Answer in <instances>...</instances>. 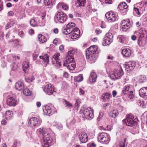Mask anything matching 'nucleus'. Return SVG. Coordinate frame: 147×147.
Masks as SVG:
<instances>
[{"label":"nucleus","instance_id":"1","mask_svg":"<svg viewBox=\"0 0 147 147\" xmlns=\"http://www.w3.org/2000/svg\"><path fill=\"white\" fill-rule=\"evenodd\" d=\"M96 45L91 46L86 50V55L88 61L90 63H94L96 59V53L97 49Z\"/></svg>","mask_w":147,"mask_h":147},{"label":"nucleus","instance_id":"2","mask_svg":"<svg viewBox=\"0 0 147 147\" xmlns=\"http://www.w3.org/2000/svg\"><path fill=\"white\" fill-rule=\"evenodd\" d=\"M138 120L136 117H134L131 114H128L126 119L123 120L122 122L123 124H125L128 126H133L137 125Z\"/></svg>","mask_w":147,"mask_h":147},{"label":"nucleus","instance_id":"3","mask_svg":"<svg viewBox=\"0 0 147 147\" xmlns=\"http://www.w3.org/2000/svg\"><path fill=\"white\" fill-rule=\"evenodd\" d=\"M123 74V70L121 67L119 68L112 71L109 74V76L112 80H115L120 78Z\"/></svg>","mask_w":147,"mask_h":147},{"label":"nucleus","instance_id":"4","mask_svg":"<svg viewBox=\"0 0 147 147\" xmlns=\"http://www.w3.org/2000/svg\"><path fill=\"white\" fill-rule=\"evenodd\" d=\"M130 90V86L129 85L125 86L123 88L122 91V94H127L128 97L131 100L133 101L135 98V95L133 94L132 90Z\"/></svg>","mask_w":147,"mask_h":147},{"label":"nucleus","instance_id":"5","mask_svg":"<svg viewBox=\"0 0 147 147\" xmlns=\"http://www.w3.org/2000/svg\"><path fill=\"white\" fill-rule=\"evenodd\" d=\"M80 113H83L84 117L87 119H91L94 116L93 110L90 107L81 109Z\"/></svg>","mask_w":147,"mask_h":147},{"label":"nucleus","instance_id":"6","mask_svg":"<svg viewBox=\"0 0 147 147\" xmlns=\"http://www.w3.org/2000/svg\"><path fill=\"white\" fill-rule=\"evenodd\" d=\"M98 138V142L102 144H107L109 142V136L107 134L104 132L100 133Z\"/></svg>","mask_w":147,"mask_h":147},{"label":"nucleus","instance_id":"7","mask_svg":"<svg viewBox=\"0 0 147 147\" xmlns=\"http://www.w3.org/2000/svg\"><path fill=\"white\" fill-rule=\"evenodd\" d=\"M43 145L42 147H49L53 144V139L50 136L49 134H46L43 137Z\"/></svg>","mask_w":147,"mask_h":147},{"label":"nucleus","instance_id":"8","mask_svg":"<svg viewBox=\"0 0 147 147\" xmlns=\"http://www.w3.org/2000/svg\"><path fill=\"white\" fill-rule=\"evenodd\" d=\"M108 22H114L118 19L117 15L114 12L110 11L107 13L105 15Z\"/></svg>","mask_w":147,"mask_h":147},{"label":"nucleus","instance_id":"9","mask_svg":"<svg viewBox=\"0 0 147 147\" xmlns=\"http://www.w3.org/2000/svg\"><path fill=\"white\" fill-rule=\"evenodd\" d=\"M76 25L73 22H70L68 23L64 28L63 30V33L65 34H69L75 30L76 28Z\"/></svg>","mask_w":147,"mask_h":147},{"label":"nucleus","instance_id":"10","mask_svg":"<svg viewBox=\"0 0 147 147\" xmlns=\"http://www.w3.org/2000/svg\"><path fill=\"white\" fill-rule=\"evenodd\" d=\"M42 122L41 119L34 117L29 119L28 123L31 127H38L41 124Z\"/></svg>","mask_w":147,"mask_h":147},{"label":"nucleus","instance_id":"11","mask_svg":"<svg viewBox=\"0 0 147 147\" xmlns=\"http://www.w3.org/2000/svg\"><path fill=\"white\" fill-rule=\"evenodd\" d=\"M54 19L60 23H63L66 20V14L63 12H59L55 16Z\"/></svg>","mask_w":147,"mask_h":147},{"label":"nucleus","instance_id":"12","mask_svg":"<svg viewBox=\"0 0 147 147\" xmlns=\"http://www.w3.org/2000/svg\"><path fill=\"white\" fill-rule=\"evenodd\" d=\"M54 106L51 104H49L43 107V111L45 115H50L52 113V111L55 109Z\"/></svg>","mask_w":147,"mask_h":147},{"label":"nucleus","instance_id":"13","mask_svg":"<svg viewBox=\"0 0 147 147\" xmlns=\"http://www.w3.org/2000/svg\"><path fill=\"white\" fill-rule=\"evenodd\" d=\"M135 34L136 35H137L138 37L139 40L140 41H138L139 43H142L143 41H141L142 39L147 36L146 31L143 28H141L138 30L135 33Z\"/></svg>","mask_w":147,"mask_h":147},{"label":"nucleus","instance_id":"14","mask_svg":"<svg viewBox=\"0 0 147 147\" xmlns=\"http://www.w3.org/2000/svg\"><path fill=\"white\" fill-rule=\"evenodd\" d=\"M44 92L49 95H52L53 92H55L53 86L51 84H47L43 89Z\"/></svg>","mask_w":147,"mask_h":147},{"label":"nucleus","instance_id":"15","mask_svg":"<svg viewBox=\"0 0 147 147\" xmlns=\"http://www.w3.org/2000/svg\"><path fill=\"white\" fill-rule=\"evenodd\" d=\"M121 26L122 30L125 31L131 26L130 20L127 19L123 20L121 22Z\"/></svg>","mask_w":147,"mask_h":147},{"label":"nucleus","instance_id":"16","mask_svg":"<svg viewBox=\"0 0 147 147\" xmlns=\"http://www.w3.org/2000/svg\"><path fill=\"white\" fill-rule=\"evenodd\" d=\"M60 54L59 53H56L53 56L52 59V63L53 64H56L55 66L57 67L58 66H61V64L60 61V59H59Z\"/></svg>","mask_w":147,"mask_h":147},{"label":"nucleus","instance_id":"17","mask_svg":"<svg viewBox=\"0 0 147 147\" xmlns=\"http://www.w3.org/2000/svg\"><path fill=\"white\" fill-rule=\"evenodd\" d=\"M76 51V50L74 48H71L69 49L66 58L67 62L74 61V53Z\"/></svg>","mask_w":147,"mask_h":147},{"label":"nucleus","instance_id":"18","mask_svg":"<svg viewBox=\"0 0 147 147\" xmlns=\"http://www.w3.org/2000/svg\"><path fill=\"white\" fill-rule=\"evenodd\" d=\"M76 51V50L74 48H71L69 49L66 58L67 62L74 61V53Z\"/></svg>","mask_w":147,"mask_h":147},{"label":"nucleus","instance_id":"19","mask_svg":"<svg viewBox=\"0 0 147 147\" xmlns=\"http://www.w3.org/2000/svg\"><path fill=\"white\" fill-rule=\"evenodd\" d=\"M136 66L135 63L133 61H129L125 63V67L127 71L133 70Z\"/></svg>","mask_w":147,"mask_h":147},{"label":"nucleus","instance_id":"20","mask_svg":"<svg viewBox=\"0 0 147 147\" xmlns=\"http://www.w3.org/2000/svg\"><path fill=\"white\" fill-rule=\"evenodd\" d=\"M80 31L78 28H76L75 30L70 33L69 36L73 39H76L80 36Z\"/></svg>","mask_w":147,"mask_h":147},{"label":"nucleus","instance_id":"21","mask_svg":"<svg viewBox=\"0 0 147 147\" xmlns=\"http://www.w3.org/2000/svg\"><path fill=\"white\" fill-rule=\"evenodd\" d=\"M127 137H123L121 138V141L116 143L113 147H125Z\"/></svg>","mask_w":147,"mask_h":147},{"label":"nucleus","instance_id":"22","mask_svg":"<svg viewBox=\"0 0 147 147\" xmlns=\"http://www.w3.org/2000/svg\"><path fill=\"white\" fill-rule=\"evenodd\" d=\"M74 61L67 62V59L63 65L64 66L66 67L67 68L70 70H73L75 69L76 67L75 64L73 62Z\"/></svg>","mask_w":147,"mask_h":147},{"label":"nucleus","instance_id":"23","mask_svg":"<svg viewBox=\"0 0 147 147\" xmlns=\"http://www.w3.org/2000/svg\"><path fill=\"white\" fill-rule=\"evenodd\" d=\"M17 101L12 97L8 96L7 97V103L10 106H15L17 105Z\"/></svg>","mask_w":147,"mask_h":147},{"label":"nucleus","instance_id":"24","mask_svg":"<svg viewBox=\"0 0 147 147\" xmlns=\"http://www.w3.org/2000/svg\"><path fill=\"white\" fill-rule=\"evenodd\" d=\"M80 141L82 143H85L88 141V137L87 134L84 132L80 133L78 136Z\"/></svg>","mask_w":147,"mask_h":147},{"label":"nucleus","instance_id":"25","mask_svg":"<svg viewBox=\"0 0 147 147\" xmlns=\"http://www.w3.org/2000/svg\"><path fill=\"white\" fill-rule=\"evenodd\" d=\"M36 132L40 136H42L43 137L46 134H48V131L47 129L44 128H40L37 129Z\"/></svg>","mask_w":147,"mask_h":147},{"label":"nucleus","instance_id":"26","mask_svg":"<svg viewBox=\"0 0 147 147\" xmlns=\"http://www.w3.org/2000/svg\"><path fill=\"white\" fill-rule=\"evenodd\" d=\"M140 96L142 97L147 96V87L141 88L139 91Z\"/></svg>","mask_w":147,"mask_h":147},{"label":"nucleus","instance_id":"27","mask_svg":"<svg viewBox=\"0 0 147 147\" xmlns=\"http://www.w3.org/2000/svg\"><path fill=\"white\" fill-rule=\"evenodd\" d=\"M127 5L125 2H123L119 4L118 6V8L122 11H124L125 13L127 11Z\"/></svg>","mask_w":147,"mask_h":147},{"label":"nucleus","instance_id":"28","mask_svg":"<svg viewBox=\"0 0 147 147\" xmlns=\"http://www.w3.org/2000/svg\"><path fill=\"white\" fill-rule=\"evenodd\" d=\"M121 53L124 57H128L131 55V51L129 49H124L122 50Z\"/></svg>","mask_w":147,"mask_h":147},{"label":"nucleus","instance_id":"29","mask_svg":"<svg viewBox=\"0 0 147 147\" xmlns=\"http://www.w3.org/2000/svg\"><path fill=\"white\" fill-rule=\"evenodd\" d=\"M23 83L20 82H17L15 84V87L17 90L19 91L22 90L24 88Z\"/></svg>","mask_w":147,"mask_h":147},{"label":"nucleus","instance_id":"30","mask_svg":"<svg viewBox=\"0 0 147 147\" xmlns=\"http://www.w3.org/2000/svg\"><path fill=\"white\" fill-rule=\"evenodd\" d=\"M40 59L43 60L44 62H46V64H45V67L47 65V64L49 63V55L48 54H45L44 55L40 56L39 57Z\"/></svg>","mask_w":147,"mask_h":147},{"label":"nucleus","instance_id":"31","mask_svg":"<svg viewBox=\"0 0 147 147\" xmlns=\"http://www.w3.org/2000/svg\"><path fill=\"white\" fill-rule=\"evenodd\" d=\"M97 76L96 73L94 72H91L89 78V81L90 82H94L96 81Z\"/></svg>","mask_w":147,"mask_h":147},{"label":"nucleus","instance_id":"32","mask_svg":"<svg viewBox=\"0 0 147 147\" xmlns=\"http://www.w3.org/2000/svg\"><path fill=\"white\" fill-rule=\"evenodd\" d=\"M112 96L110 93L106 92L102 94L101 98L103 100H108Z\"/></svg>","mask_w":147,"mask_h":147},{"label":"nucleus","instance_id":"33","mask_svg":"<svg viewBox=\"0 0 147 147\" xmlns=\"http://www.w3.org/2000/svg\"><path fill=\"white\" fill-rule=\"evenodd\" d=\"M13 115V113L12 111H6L5 113V117L6 119L7 120H10L12 118Z\"/></svg>","mask_w":147,"mask_h":147},{"label":"nucleus","instance_id":"34","mask_svg":"<svg viewBox=\"0 0 147 147\" xmlns=\"http://www.w3.org/2000/svg\"><path fill=\"white\" fill-rule=\"evenodd\" d=\"M77 6L78 7H82L85 6L86 3V0H77Z\"/></svg>","mask_w":147,"mask_h":147},{"label":"nucleus","instance_id":"35","mask_svg":"<svg viewBox=\"0 0 147 147\" xmlns=\"http://www.w3.org/2000/svg\"><path fill=\"white\" fill-rule=\"evenodd\" d=\"M44 3L46 6L51 7L54 2L55 0H44Z\"/></svg>","mask_w":147,"mask_h":147},{"label":"nucleus","instance_id":"36","mask_svg":"<svg viewBox=\"0 0 147 147\" xmlns=\"http://www.w3.org/2000/svg\"><path fill=\"white\" fill-rule=\"evenodd\" d=\"M119 114V112L117 110H114L111 111L110 115L111 117L115 118Z\"/></svg>","mask_w":147,"mask_h":147},{"label":"nucleus","instance_id":"37","mask_svg":"<svg viewBox=\"0 0 147 147\" xmlns=\"http://www.w3.org/2000/svg\"><path fill=\"white\" fill-rule=\"evenodd\" d=\"M39 40L42 43H44L47 41V38L43 35L42 34H39L38 36Z\"/></svg>","mask_w":147,"mask_h":147},{"label":"nucleus","instance_id":"38","mask_svg":"<svg viewBox=\"0 0 147 147\" xmlns=\"http://www.w3.org/2000/svg\"><path fill=\"white\" fill-rule=\"evenodd\" d=\"M137 78L138 80V81L140 83L144 82L146 80V77L144 76H140Z\"/></svg>","mask_w":147,"mask_h":147},{"label":"nucleus","instance_id":"39","mask_svg":"<svg viewBox=\"0 0 147 147\" xmlns=\"http://www.w3.org/2000/svg\"><path fill=\"white\" fill-rule=\"evenodd\" d=\"M58 6L61 7H62L63 9L64 10H67L68 8V6L65 4L63 2H60L58 4Z\"/></svg>","mask_w":147,"mask_h":147},{"label":"nucleus","instance_id":"40","mask_svg":"<svg viewBox=\"0 0 147 147\" xmlns=\"http://www.w3.org/2000/svg\"><path fill=\"white\" fill-rule=\"evenodd\" d=\"M29 66V63L28 62L25 61L23 64V69L24 71L25 72L26 70L28 69Z\"/></svg>","mask_w":147,"mask_h":147},{"label":"nucleus","instance_id":"41","mask_svg":"<svg viewBox=\"0 0 147 147\" xmlns=\"http://www.w3.org/2000/svg\"><path fill=\"white\" fill-rule=\"evenodd\" d=\"M117 39L118 41L122 43H124L125 38L124 36L123 35H119L118 36Z\"/></svg>","mask_w":147,"mask_h":147},{"label":"nucleus","instance_id":"42","mask_svg":"<svg viewBox=\"0 0 147 147\" xmlns=\"http://www.w3.org/2000/svg\"><path fill=\"white\" fill-rule=\"evenodd\" d=\"M111 42H112L110 41L109 40L107 39V38H105L102 42V45L103 46H106L110 44Z\"/></svg>","mask_w":147,"mask_h":147},{"label":"nucleus","instance_id":"43","mask_svg":"<svg viewBox=\"0 0 147 147\" xmlns=\"http://www.w3.org/2000/svg\"><path fill=\"white\" fill-rule=\"evenodd\" d=\"M83 79V77L82 76L80 75L75 77L74 80L75 81L80 82L82 81Z\"/></svg>","mask_w":147,"mask_h":147},{"label":"nucleus","instance_id":"44","mask_svg":"<svg viewBox=\"0 0 147 147\" xmlns=\"http://www.w3.org/2000/svg\"><path fill=\"white\" fill-rule=\"evenodd\" d=\"M106 37H105V38H107V39L109 40L110 41H111L112 42L113 41V36L112 34L111 33H108L106 34Z\"/></svg>","mask_w":147,"mask_h":147},{"label":"nucleus","instance_id":"45","mask_svg":"<svg viewBox=\"0 0 147 147\" xmlns=\"http://www.w3.org/2000/svg\"><path fill=\"white\" fill-rule=\"evenodd\" d=\"M23 92L26 96H29L31 94V92L30 90L27 88L23 90Z\"/></svg>","mask_w":147,"mask_h":147},{"label":"nucleus","instance_id":"46","mask_svg":"<svg viewBox=\"0 0 147 147\" xmlns=\"http://www.w3.org/2000/svg\"><path fill=\"white\" fill-rule=\"evenodd\" d=\"M64 102H65V106L67 108H71L72 107V104L68 101L65 100Z\"/></svg>","mask_w":147,"mask_h":147},{"label":"nucleus","instance_id":"47","mask_svg":"<svg viewBox=\"0 0 147 147\" xmlns=\"http://www.w3.org/2000/svg\"><path fill=\"white\" fill-rule=\"evenodd\" d=\"M111 125H108L107 126V129L105 128H104L102 126H100L99 127V129L100 130H103L104 131H109L111 128Z\"/></svg>","mask_w":147,"mask_h":147},{"label":"nucleus","instance_id":"48","mask_svg":"<svg viewBox=\"0 0 147 147\" xmlns=\"http://www.w3.org/2000/svg\"><path fill=\"white\" fill-rule=\"evenodd\" d=\"M68 84L65 82L63 81L62 83V88L63 90H65L68 87Z\"/></svg>","mask_w":147,"mask_h":147},{"label":"nucleus","instance_id":"49","mask_svg":"<svg viewBox=\"0 0 147 147\" xmlns=\"http://www.w3.org/2000/svg\"><path fill=\"white\" fill-rule=\"evenodd\" d=\"M30 24L31 25L33 26H37V23L35 21L34 19H32L30 21Z\"/></svg>","mask_w":147,"mask_h":147},{"label":"nucleus","instance_id":"50","mask_svg":"<svg viewBox=\"0 0 147 147\" xmlns=\"http://www.w3.org/2000/svg\"><path fill=\"white\" fill-rule=\"evenodd\" d=\"M12 22L11 21L10 23H8L5 27V29L6 30L8 29L10 27H11V26H13V24H14V23H12Z\"/></svg>","mask_w":147,"mask_h":147},{"label":"nucleus","instance_id":"51","mask_svg":"<svg viewBox=\"0 0 147 147\" xmlns=\"http://www.w3.org/2000/svg\"><path fill=\"white\" fill-rule=\"evenodd\" d=\"M100 2H103L104 1L105 3L107 4H111L113 3L112 0H99Z\"/></svg>","mask_w":147,"mask_h":147},{"label":"nucleus","instance_id":"52","mask_svg":"<svg viewBox=\"0 0 147 147\" xmlns=\"http://www.w3.org/2000/svg\"><path fill=\"white\" fill-rule=\"evenodd\" d=\"M55 126L58 129H62L63 128V126L60 123H57L55 125H54V126Z\"/></svg>","mask_w":147,"mask_h":147},{"label":"nucleus","instance_id":"53","mask_svg":"<svg viewBox=\"0 0 147 147\" xmlns=\"http://www.w3.org/2000/svg\"><path fill=\"white\" fill-rule=\"evenodd\" d=\"M80 102L79 100H76L75 104V108H78L79 107Z\"/></svg>","mask_w":147,"mask_h":147},{"label":"nucleus","instance_id":"54","mask_svg":"<svg viewBox=\"0 0 147 147\" xmlns=\"http://www.w3.org/2000/svg\"><path fill=\"white\" fill-rule=\"evenodd\" d=\"M134 11L136 13L137 15H140V13L139 11V9L137 8L134 7Z\"/></svg>","mask_w":147,"mask_h":147},{"label":"nucleus","instance_id":"55","mask_svg":"<svg viewBox=\"0 0 147 147\" xmlns=\"http://www.w3.org/2000/svg\"><path fill=\"white\" fill-rule=\"evenodd\" d=\"M18 34L19 36L21 38H23L24 35L23 32L22 30L20 31Z\"/></svg>","mask_w":147,"mask_h":147},{"label":"nucleus","instance_id":"56","mask_svg":"<svg viewBox=\"0 0 147 147\" xmlns=\"http://www.w3.org/2000/svg\"><path fill=\"white\" fill-rule=\"evenodd\" d=\"M38 55V54L36 52H34L33 55V59L34 60L36 59Z\"/></svg>","mask_w":147,"mask_h":147},{"label":"nucleus","instance_id":"57","mask_svg":"<svg viewBox=\"0 0 147 147\" xmlns=\"http://www.w3.org/2000/svg\"><path fill=\"white\" fill-rule=\"evenodd\" d=\"M17 65L13 63L12 67V69L13 70H15L17 69Z\"/></svg>","mask_w":147,"mask_h":147},{"label":"nucleus","instance_id":"58","mask_svg":"<svg viewBox=\"0 0 147 147\" xmlns=\"http://www.w3.org/2000/svg\"><path fill=\"white\" fill-rule=\"evenodd\" d=\"M59 51L62 52H63L64 50V46L63 45H61L59 47Z\"/></svg>","mask_w":147,"mask_h":147},{"label":"nucleus","instance_id":"59","mask_svg":"<svg viewBox=\"0 0 147 147\" xmlns=\"http://www.w3.org/2000/svg\"><path fill=\"white\" fill-rule=\"evenodd\" d=\"M13 12L12 11H9L8 13V16H12L14 15Z\"/></svg>","mask_w":147,"mask_h":147},{"label":"nucleus","instance_id":"60","mask_svg":"<svg viewBox=\"0 0 147 147\" xmlns=\"http://www.w3.org/2000/svg\"><path fill=\"white\" fill-rule=\"evenodd\" d=\"M3 2L0 0V11L2 10L3 9Z\"/></svg>","mask_w":147,"mask_h":147},{"label":"nucleus","instance_id":"61","mask_svg":"<svg viewBox=\"0 0 147 147\" xmlns=\"http://www.w3.org/2000/svg\"><path fill=\"white\" fill-rule=\"evenodd\" d=\"M112 94L113 96V97H115V96L117 95V92L116 90H113L112 92Z\"/></svg>","mask_w":147,"mask_h":147},{"label":"nucleus","instance_id":"62","mask_svg":"<svg viewBox=\"0 0 147 147\" xmlns=\"http://www.w3.org/2000/svg\"><path fill=\"white\" fill-rule=\"evenodd\" d=\"M88 147H96V145L94 143H92L91 144L88 145Z\"/></svg>","mask_w":147,"mask_h":147},{"label":"nucleus","instance_id":"63","mask_svg":"<svg viewBox=\"0 0 147 147\" xmlns=\"http://www.w3.org/2000/svg\"><path fill=\"white\" fill-rule=\"evenodd\" d=\"M29 34H30L31 35H33L34 33V30L33 29H30L29 30Z\"/></svg>","mask_w":147,"mask_h":147},{"label":"nucleus","instance_id":"64","mask_svg":"<svg viewBox=\"0 0 147 147\" xmlns=\"http://www.w3.org/2000/svg\"><path fill=\"white\" fill-rule=\"evenodd\" d=\"M136 103L138 105L141 104L142 103V101L139 99H137L136 100Z\"/></svg>","mask_w":147,"mask_h":147}]
</instances>
